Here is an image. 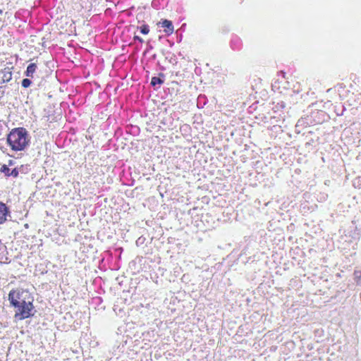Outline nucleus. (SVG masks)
Segmentation results:
<instances>
[{
	"instance_id": "nucleus-8",
	"label": "nucleus",
	"mask_w": 361,
	"mask_h": 361,
	"mask_svg": "<svg viewBox=\"0 0 361 361\" xmlns=\"http://www.w3.org/2000/svg\"><path fill=\"white\" fill-rule=\"evenodd\" d=\"M140 32L143 35H147L149 32V27L147 24H143L139 27Z\"/></svg>"
},
{
	"instance_id": "nucleus-2",
	"label": "nucleus",
	"mask_w": 361,
	"mask_h": 361,
	"mask_svg": "<svg viewBox=\"0 0 361 361\" xmlns=\"http://www.w3.org/2000/svg\"><path fill=\"white\" fill-rule=\"evenodd\" d=\"M6 142L13 152L24 151L30 143V136L26 128H13L6 137Z\"/></svg>"
},
{
	"instance_id": "nucleus-15",
	"label": "nucleus",
	"mask_w": 361,
	"mask_h": 361,
	"mask_svg": "<svg viewBox=\"0 0 361 361\" xmlns=\"http://www.w3.org/2000/svg\"><path fill=\"white\" fill-rule=\"evenodd\" d=\"M0 13H2V10H0Z\"/></svg>"
},
{
	"instance_id": "nucleus-9",
	"label": "nucleus",
	"mask_w": 361,
	"mask_h": 361,
	"mask_svg": "<svg viewBox=\"0 0 361 361\" xmlns=\"http://www.w3.org/2000/svg\"><path fill=\"white\" fill-rule=\"evenodd\" d=\"M164 83V80L158 77H153L151 80V85L155 86L156 85H161Z\"/></svg>"
},
{
	"instance_id": "nucleus-1",
	"label": "nucleus",
	"mask_w": 361,
	"mask_h": 361,
	"mask_svg": "<svg viewBox=\"0 0 361 361\" xmlns=\"http://www.w3.org/2000/svg\"><path fill=\"white\" fill-rule=\"evenodd\" d=\"M27 292L23 289H12L8 293V300L11 306L16 308L14 317L18 320L30 318L35 314L33 300H27L24 297Z\"/></svg>"
},
{
	"instance_id": "nucleus-14",
	"label": "nucleus",
	"mask_w": 361,
	"mask_h": 361,
	"mask_svg": "<svg viewBox=\"0 0 361 361\" xmlns=\"http://www.w3.org/2000/svg\"><path fill=\"white\" fill-rule=\"evenodd\" d=\"M13 164V161L12 160H9L8 161V165H12Z\"/></svg>"
},
{
	"instance_id": "nucleus-13",
	"label": "nucleus",
	"mask_w": 361,
	"mask_h": 361,
	"mask_svg": "<svg viewBox=\"0 0 361 361\" xmlns=\"http://www.w3.org/2000/svg\"><path fill=\"white\" fill-rule=\"evenodd\" d=\"M133 39L135 41H138L140 43H143L144 42V40L142 38H141L140 37L137 36V35H135L133 37Z\"/></svg>"
},
{
	"instance_id": "nucleus-3",
	"label": "nucleus",
	"mask_w": 361,
	"mask_h": 361,
	"mask_svg": "<svg viewBox=\"0 0 361 361\" xmlns=\"http://www.w3.org/2000/svg\"><path fill=\"white\" fill-rule=\"evenodd\" d=\"M161 25L164 28V32L166 35H171L174 31V27L171 20L164 19L157 23V25Z\"/></svg>"
},
{
	"instance_id": "nucleus-12",
	"label": "nucleus",
	"mask_w": 361,
	"mask_h": 361,
	"mask_svg": "<svg viewBox=\"0 0 361 361\" xmlns=\"http://www.w3.org/2000/svg\"><path fill=\"white\" fill-rule=\"evenodd\" d=\"M10 174H11V176H13L14 178H17L18 176V174H19L18 170L16 168H15L13 170H11Z\"/></svg>"
},
{
	"instance_id": "nucleus-4",
	"label": "nucleus",
	"mask_w": 361,
	"mask_h": 361,
	"mask_svg": "<svg viewBox=\"0 0 361 361\" xmlns=\"http://www.w3.org/2000/svg\"><path fill=\"white\" fill-rule=\"evenodd\" d=\"M9 213V209L6 204L0 202V224L6 221Z\"/></svg>"
},
{
	"instance_id": "nucleus-11",
	"label": "nucleus",
	"mask_w": 361,
	"mask_h": 361,
	"mask_svg": "<svg viewBox=\"0 0 361 361\" xmlns=\"http://www.w3.org/2000/svg\"><path fill=\"white\" fill-rule=\"evenodd\" d=\"M31 85V80L28 78H25L22 80V86L25 88L30 87Z\"/></svg>"
},
{
	"instance_id": "nucleus-6",
	"label": "nucleus",
	"mask_w": 361,
	"mask_h": 361,
	"mask_svg": "<svg viewBox=\"0 0 361 361\" xmlns=\"http://www.w3.org/2000/svg\"><path fill=\"white\" fill-rule=\"evenodd\" d=\"M353 275L356 283L361 286V270H355Z\"/></svg>"
},
{
	"instance_id": "nucleus-10",
	"label": "nucleus",
	"mask_w": 361,
	"mask_h": 361,
	"mask_svg": "<svg viewBox=\"0 0 361 361\" xmlns=\"http://www.w3.org/2000/svg\"><path fill=\"white\" fill-rule=\"evenodd\" d=\"M11 72L7 71L4 72V76H3V81L4 82H8L11 79Z\"/></svg>"
},
{
	"instance_id": "nucleus-7",
	"label": "nucleus",
	"mask_w": 361,
	"mask_h": 361,
	"mask_svg": "<svg viewBox=\"0 0 361 361\" xmlns=\"http://www.w3.org/2000/svg\"><path fill=\"white\" fill-rule=\"evenodd\" d=\"M0 171L3 173L6 177L11 176V170L6 164L1 166Z\"/></svg>"
},
{
	"instance_id": "nucleus-5",
	"label": "nucleus",
	"mask_w": 361,
	"mask_h": 361,
	"mask_svg": "<svg viewBox=\"0 0 361 361\" xmlns=\"http://www.w3.org/2000/svg\"><path fill=\"white\" fill-rule=\"evenodd\" d=\"M37 68V64L35 63L28 65L25 71V75L29 78H33V74L36 71Z\"/></svg>"
}]
</instances>
